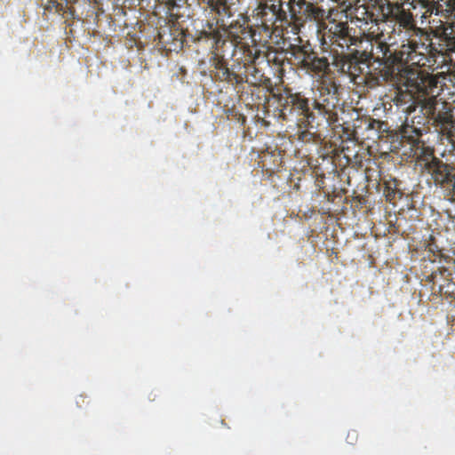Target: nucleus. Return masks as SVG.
Wrapping results in <instances>:
<instances>
[{
	"instance_id": "10",
	"label": "nucleus",
	"mask_w": 455,
	"mask_h": 455,
	"mask_svg": "<svg viewBox=\"0 0 455 455\" xmlns=\"http://www.w3.org/2000/svg\"><path fill=\"white\" fill-rule=\"evenodd\" d=\"M210 61L212 66L217 70V76L220 80L235 84L243 83V79L237 73L229 69L223 57L213 54Z\"/></svg>"
},
{
	"instance_id": "15",
	"label": "nucleus",
	"mask_w": 455,
	"mask_h": 455,
	"mask_svg": "<svg viewBox=\"0 0 455 455\" xmlns=\"http://www.w3.org/2000/svg\"><path fill=\"white\" fill-rule=\"evenodd\" d=\"M383 65H384L383 76H379V74H378V73H372L371 71L367 69L365 71L364 75L363 76V77H361V81H359V84H364L368 88H374V87L379 85L380 77L383 76V78L386 79V77H385V62L383 63Z\"/></svg>"
},
{
	"instance_id": "2",
	"label": "nucleus",
	"mask_w": 455,
	"mask_h": 455,
	"mask_svg": "<svg viewBox=\"0 0 455 455\" xmlns=\"http://www.w3.org/2000/svg\"><path fill=\"white\" fill-rule=\"evenodd\" d=\"M385 78L397 84L393 101L407 114L415 112L417 107H420L424 114L425 101L431 97H438L445 85L444 76H428L414 70H403V74H395V77H392L387 76L385 69Z\"/></svg>"
},
{
	"instance_id": "21",
	"label": "nucleus",
	"mask_w": 455,
	"mask_h": 455,
	"mask_svg": "<svg viewBox=\"0 0 455 455\" xmlns=\"http://www.w3.org/2000/svg\"><path fill=\"white\" fill-rule=\"evenodd\" d=\"M363 16L362 17L363 20H365L366 22H368V20H372L373 14H369V12H368V10H366L365 7H363Z\"/></svg>"
},
{
	"instance_id": "5",
	"label": "nucleus",
	"mask_w": 455,
	"mask_h": 455,
	"mask_svg": "<svg viewBox=\"0 0 455 455\" xmlns=\"http://www.w3.org/2000/svg\"><path fill=\"white\" fill-rule=\"evenodd\" d=\"M319 92V98L314 100L312 109L308 107L306 116V125L312 129L334 126L339 121L335 92L331 93L327 86H321Z\"/></svg>"
},
{
	"instance_id": "18",
	"label": "nucleus",
	"mask_w": 455,
	"mask_h": 455,
	"mask_svg": "<svg viewBox=\"0 0 455 455\" xmlns=\"http://www.w3.org/2000/svg\"><path fill=\"white\" fill-rule=\"evenodd\" d=\"M387 126L386 122L372 119V118H370L367 121V129L374 130V132L376 133L385 132V131H387Z\"/></svg>"
},
{
	"instance_id": "11",
	"label": "nucleus",
	"mask_w": 455,
	"mask_h": 455,
	"mask_svg": "<svg viewBox=\"0 0 455 455\" xmlns=\"http://www.w3.org/2000/svg\"><path fill=\"white\" fill-rule=\"evenodd\" d=\"M445 20L441 21L436 31L447 45L448 51L455 52V18L449 16L447 12H443Z\"/></svg>"
},
{
	"instance_id": "14",
	"label": "nucleus",
	"mask_w": 455,
	"mask_h": 455,
	"mask_svg": "<svg viewBox=\"0 0 455 455\" xmlns=\"http://www.w3.org/2000/svg\"><path fill=\"white\" fill-rule=\"evenodd\" d=\"M418 2L426 4L429 0H417ZM436 13H443L447 12L449 16L455 18V0H435Z\"/></svg>"
},
{
	"instance_id": "17",
	"label": "nucleus",
	"mask_w": 455,
	"mask_h": 455,
	"mask_svg": "<svg viewBox=\"0 0 455 455\" xmlns=\"http://www.w3.org/2000/svg\"><path fill=\"white\" fill-rule=\"evenodd\" d=\"M209 6L219 15L232 16L231 9L228 4L227 0H208Z\"/></svg>"
},
{
	"instance_id": "9",
	"label": "nucleus",
	"mask_w": 455,
	"mask_h": 455,
	"mask_svg": "<svg viewBox=\"0 0 455 455\" xmlns=\"http://www.w3.org/2000/svg\"><path fill=\"white\" fill-rule=\"evenodd\" d=\"M308 100L299 93H290L287 95L284 104L281 108V115L285 118L286 115H292L293 112H297L302 116L300 121L307 119V113L308 111Z\"/></svg>"
},
{
	"instance_id": "1",
	"label": "nucleus",
	"mask_w": 455,
	"mask_h": 455,
	"mask_svg": "<svg viewBox=\"0 0 455 455\" xmlns=\"http://www.w3.org/2000/svg\"><path fill=\"white\" fill-rule=\"evenodd\" d=\"M427 129L406 124L402 129V143L403 148L409 147V151H404L416 162L419 171L429 175L435 186L443 191V197L451 202H455V167L454 165L440 160L435 155V149L426 146L421 140Z\"/></svg>"
},
{
	"instance_id": "20",
	"label": "nucleus",
	"mask_w": 455,
	"mask_h": 455,
	"mask_svg": "<svg viewBox=\"0 0 455 455\" xmlns=\"http://www.w3.org/2000/svg\"><path fill=\"white\" fill-rule=\"evenodd\" d=\"M358 438V433L355 430L348 431L347 441L349 444H355Z\"/></svg>"
},
{
	"instance_id": "6",
	"label": "nucleus",
	"mask_w": 455,
	"mask_h": 455,
	"mask_svg": "<svg viewBox=\"0 0 455 455\" xmlns=\"http://www.w3.org/2000/svg\"><path fill=\"white\" fill-rule=\"evenodd\" d=\"M283 1L274 0L259 2L257 10V16L259 18L260 25L259 28L265 35V39L268 40L274 36L281 37L284 25L288 24L287 12L283 9Z\"/></svg>"
},
{
	"instance_id": "4",
	"label": "nucleus",
	"mask_w": 455,
	"mask_h": 455,
	"mask_svg": "<svg viewBox=\"0 0 455 455\" xmlns=\"http://www.w3.org/2000/svg\"><path fill=\"white\" fill-rule=\"evenodd\" d=\"M204 35L212 38L215 45H223L227 39H231L235 44L243 43L244 39L251 38L252 43L256 42V31L249 26V20L243 15H239L236 20L226 23L224 20H218L216 26L207 24Z\"/></svg>"
},
{
	"instance_id": "16",
	"label": "nucleus",
	"mask_w": 455,
	"mask_h": 455,
	"mask_svg": "<svg viewBox=\"0 0 455 455\" xmlns=\"http://www.w3.org/2000/svg\"><path fill=\"white\" fill-rule=\"evenodd\" d=\"M299 127L305 128V130H302L299 132V140L302 142H311L315 141L318 135L319 129H312L309 126H307V121L304 120L301 122Z\"/></svg>"
},
{
	"instance_id": "7",
	"label": "nucleus",
	"mask_w": 455,
	"mask_h": 455,
	"mask_svg": "<svg viewBox=\"0 0 455 455\" xmlns=\"http://www.w3.org/2000/svg\"><path fill=\"white\" fill-rule=\"evenodd\" d=\"M423 115L446 136L450 142L455 144V117L451 106L447 101L431 97L424 102Z\"/></svg>"
},
{
	"instance_id": "22",
	"label": "nucleus",
	"mask_w": 455,
	"mask_h": 455,
	"mask_svg": "<svg viewBox=\"0 0 455 455\" xmlns=\"http://www.w3.org/2000/svg\"><path fill=\"white\" fill-rule=\"evenodd\" d=\"M429 280L431 283H433L434 285L436 284V272H433L431 275L429 276Z\"/></svg>"
},
{
	"instance_id": "19",
	"label": "nucleus",
	"mask_w": 455,
	"mask_h": 455,
	"mask_svg": "<svg viewBox=\"0 0 455 455\" xmlns=\"http://www.w3.org/2000/svg\"><path fill=\"white\" fill-rule=\"evenodd\" d=\"M352 54L341 58L340 70L342 73L348 75L351 79Z\"/></svg>"
},
{
	"instance_id": "8",
	"label": "nucleus",
	"mask_w": 455,
	"mask_h": 455,
	"mask_svg": "<svg viewBox=\"0 0 455 455\" xmlns=\"http://www.w3.org/2000/svg\"><path fill=\"white\" fill-rule=\"evenodd\" d=\"M355 28H350L347 22L333 23L330 28L332 44H336L343 49H349L350 45H355L359 42L358 36L353 35Z\"/></svg>"
},
{
	"instance_id": "24",
	"label": "nucleus",
	"mask_w": 455,
	"mask_h": 455,
	"mask_svg": "<svg viewBox=\"0 0 455 455\" xmlns=\"http://www.w3.org/2000/svg\"><path fill=\"white\" fill-rule=\"evenodd\" d=\"M449 217H450V218H451V219H453V222L455 223V216H454V217H452V215H451V214H450V215H449Z\"/></svg>"
},
{
	"instance_id": "25",
	"label": "nucleus",
	"mask_w": 455,
	"mask_h": 455,
	"mask_svg": "<svg viewBox=\"0 0 455 455\" xmlns=\"http://www.w3.org/2000/svg\"><path fill=\"white\" fill-rule=\"evenodd\" d=\"M340 0H336V2H339Z\"/></svg>"
},
{
	"instance_id": "26",
	"label": "nucleus",
	"mask_w": 455,
	"mask_h": 455,
	"mask_svg": "<svg viewBox=\"0 0 455 455\" xmlns=\"http://www.w3.org/2000/svg\"><path fill=\"white\" fill-rule=\"evenodd\" d=\"M261 2H265L264 0H261Z\"/></svg>"
},
{
	"instance_id": "12",
	"label": "nucleus",
	"mask_w": 455,
	"mask_h": 455,
	"mask_svg": "<svg viewBox=\"0 0 455 455\" xmlns=\"http://www.w3.org/2000/svg\"><path fill=\"white\" fill-rule=\"evenodd\" d=\"M301 66L307 70L320 73L328 70L330 63L326 57H319L315 52L305 51L304 57L301 60Z\"/></svg>"
},
{
	"instance_id": "13",
	"label": "nucleus",
	"mask_w": 455,
	"mask_h": 455,
	"mask_svg": "<svg viewBox=\"0 0 455 455\" xmlns=\"http://www.w3.org/2000/svg\"><path fill=\"white\" fill-rule=\"evenodd\" d=\"M359 53L358 51L352 53L351 80L355 84H359L365 71L370 69L365 52H362L361 56H359Z\"/></svg>"
},
{
	"instance_id": "23",
	"label": "nucleus",
	"mask_w": 455,
	"mask_h": 455,
	"mask_svg": "<svg viewBox=\"0 0 455 455\" xmlns=\"http://www.w3.org/2000/svg\"><path fill=\"white\" fill-rule=\"evenodd\" d=\"M443 289H444V285L440 284V285L438 286V291H437L439 292V294H440L441 296H442V295H443Z\"/></svg>"
},
{
	"instance_id": "3",
	"label": "nucleus",
	"mask_w": 455,
	"mask_h": 455,
	"mask_svg": "<svg viewBox=\"0 0 455 455\" xmlns=\"http://www.w3.org/2000/svg\"><path fill=\"white\" fill-rule=\"evenodd\" d=\"M418 49L417 44L410 43L403 44L398 51L387 50L383 56L387 76L395 77V74H403V70H414L428 76H442V74H430L421 69L420 67L426 64L427 57Z\"/></svg>"
}]
</instances>
